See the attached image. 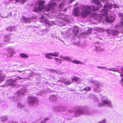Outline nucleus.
I'll list each match as a JSON object with an SVG mask.
<instances>
[{"instance_id": "nucleus-1", "label": "nucleus", "mask_w": 123, "mask_h": 123, "mask_svg": "<svg viewBox=\"0 0 123 123\" xmlns=\"http://www.w3.org/2000/svg\"><path fill=\"white\" fill-rule=\"evenodd\" d=\"M90 6L84 5L82 8V11L81 14L83 17H86L91 13Z\"/></svg>"}, {"instance_id": "nucleus-2", "label": "nucleus", "mask_w": 123, "mask_h": 123, "mask_svg": "<svg viewBox=\"0 0 123 123\" xmlns=\"http://www.w3.org/2000/svg\"><path fill=\"white\" fill-rule=\"evenodd\" d=\"M45 3V1L44 0H39L37 2L38 7H34L33 9V11L34 12H37L43 10L44 8L43 5Z\"/></svg>"}, {"instance_id": "nucleus-3", "label": "nucleus", "mask_w": 123, "mask_h": 123, "mask_svg": "<svg viewBox=\"0 0 123 123\" xmlns=\"http://www.w3.org/2000/svg\"><path fill=\"white\" fill-rule=\"evenodd\" d=\"M57 4L55 2L51 3L50 4H48L47 6L45 7V11L47 12L49 11L50 10L53 8L54 7L56 6Z\"/></svg>"}, {"instance_id": "nucleus-4", "label": "nucleus", "mask_w": 123, "mask_h": 123, "mask_svg": "<svg viewBox=\"0 0 123 123\" xmlns=\"http://www.w3.org/2000/svg\"><path fill=\"white\" fill-rule=\"evenodd\" d=\"M28 103L29 104H33L38 101L37 98L34 97H29L28 98Z\"/></svg>"}, {"instance_id": "nucleus-5", "label": "nucleus", "mask_w": 123, "mask_h": 123, "mask_svg": "<svg viewBox=\"0 0 123 123\" xmlns=\"http://www.w3.org/2000/svg\"><path fill=\"white\" fill-rule=\"evenodd\" d=\"M105 104L111 105V103L110 101L108 100H104L103 101L102 103H100L99 105L100 106H103Z\"/></svg>"}, {"instance_id": "nucleus-6", "label": "nucleus", "mask_w": 123, "mask_h": 123, "mask_svg": "<svg viewBox=\"0 0 123 123\" xmlns=\"http://www.w3.org/2000/svg\"><path fill=\"white\" fill-rule=\"evenodd\" d=\"M57 56V55H53V54H52L51 53H48V54H45V57L49 59H51L53 58V57L50 56Z\"/></svg>"}, {"instance_id": "nucleus-7", "label": "nucleus", "mask_w": 123, "mask_h": 123, "mask_svg": "<svg viewBox=\"0 0 123 123\" xmlns=\"http://www.w3.org/2000/svg\"><path fill=\"white\" fill-rule=\"evenodd\" d=\"M91 10H92L93 11H97L100 8H98L94 6H90Z\"/></svg>"}, {"instance_id": "nucleus-8", "label": "nucleus", "mask_w": 123, "mask_h": 123, "mask_svg": "<svg viewBox=\"0 0 123 123\" xmlns=\"http://www.w3.org/2000/svg\"><path fill=\"white\" fill-rule=\"evenodd\" d=\"M78 7H75L73 11V13L76 16L78 15L79 12L78 11Z\"/></svg>"}, {"instance_id": "nucleus-9", "label": "nucleus", "mask_w": 123, "mask_h": 123, "mask_svg": "<svg viewBox=\"0 0 123 123\" xmlns=\"http://www.w3.org/2000/svg\"><path fill=\"white\" fill-rule=\"evenodd\" d=\"M72 80L75 82L79 81L80 78L77 76H74L71 78Z\"/></svg>"}, {"instance_id": "nucleus-10", "label": "nucleus", "mask_w": 123, "mask_h": 123, "mask_svg": "<svg viewBox=\"0 0 123 123\" xmlns=\"http://www.w3.org/2000/svg\"><path fill=\"white\" fill-rule=\"evenodd\" d=\"M16 81V80H9L7 81L8 85H12L13 83Z\"/></svg>"}, {"instance_id": "nucleus-11", "label": "nucleus", "mask_w": 123, "mask_h": 123, "mask_svg": "<svg viewBox=\"0 0 123 123\" xmlns=\"http://www.w3.org/2000/svg\"><path fill=\"white\" fill-rule=\"evenodd\" d=\"M20 56L21 57L23 58H27L29 56L28 55L24 53L20 54Z\"/></svg>"}, {"instance_id": "nucleus-12", "label": "nucleus", "mask_w": 123, "mask_h": 123, "mask_svg": "<svg viewBox=\"0 0 123 123\" xmlns=\"http://www.w3.org/2000/svg\"><path fill=\"white\" fill-rule=\"evenodd\" d=\"M105 9H103L101 10V12H102V14L104 16L108 15L107 12Z\"/></svg>"}, {"instance_id": "nucleus-13", "label": "nucleus", "mask_w": 123, "mask_h": 123, "mask_svg": "<svg viewBox=\"0 0 123 123\" xmlns=\"http://www.w3.org/2000/svg\"><path fill=\"white\" fill-rule=\"evenodd\" d=\"M84 112L82 109H79L78 111H76L75 112V114L79 113V115L82 114Z\"/></svg>"}, {"instance_id": "nucleus-14", "label": "nucleus", "mask_w": 123, "mask_h": 123, "mask_svg": "<svg viewBox=\"0 0 123 123\" xmlns=\"http://www.w3.org/2000/svg\"><path fill=\"white\" fill-rule=\"evenodd\" d=\"M72 62L76 64H81L82 63V62H81L77 60H73L72 61Z\"/></svg>"}, {"instance_id": "nucleus-15", "label": "nucleus", "mask_w": 123, "mask_h": 123, "mask_svg": "<svg viewBox=\"0 0 123 123\" xmlns=\"http://www.w3.org/2000/svg\"><path fill=\"white\" fill-rule=\"evenodd\" d=\"M91 89V88L90 87L87 86L83 89V90L86 91H90Z\"/></svg>"}, {"instance_id": "nucleus-16", "label": "nucleus", "mask_w": 123, "mask_h": 123, "mask_svg": "<svg viewBox=\"0 0 123 123\" xmlns=\"http://www.w3.org/2000/svg\"><path fill=\"white\" fill-rule=\"evenodd\" d=\"M72 82H71L70 80H67L64 83L66 85H70Z\"/></svg>"}, {"instance_id": "nucleus-17", "label": "nucleus", "mask_w": 123, "mask_h": 123, "mask_svg": "<svg viewBox=\"0 0 123 123\" xmlns=\"http://www.w3.org/2000/svg\"><path fill=\"white\" fill-rule=\"evenodd\" d=\"M112 5L111 6L105 5L104 6V8L105 9H106V8L111 9L112 7Z\"/></svg>"}, {"instance_id": "nucleus-18", "label": "nucleus", "mask_w": 123, "mask_h": 123, "mask_svg": "<svg viewBox=\"0 0 123 123\" xmlns=\"http://www.w3.org/2000/svg\"><path fill=\"white\" fill-rule=\"evenodd\" d=\"M13 27L12 26L9 27L7 28L6 29L8 31H12L13 30Z\"/></svg>"}, {"instance_id": "nucleus-19", "label": "nucleus", "mask_w": 123, "mask_h": 123, "mask_svg": "<svg viewBox=\"0 0 123 123\" xmlns=\"http://www.w3.org/2000/svg\"><path fill=\"white\" fill-rule=\"evenodd\" d=\"M93 1L97 5H98L100 4V2L98 0H93Z\"/></svg>"}, {"instance_id": "nucleus-20", "label": "nucleus", "mask_w": 123, "mask_h": 123, "mask_svg": "<svg viewBox=\"0 0 123 123\" xmlns=\"http://www.w3.org/2000/svg\"><path fill=\"white\" fill-rule=\"evenodd\" d=\"M74 33L75 34V35L76 36H77V33L79 32V30H74Z\"/></svg>"}, {"instance_id": "nucleus-21", "label": "nucleus", "mask_w": 123, "mask_h": 123, "mask_svg": "<svg viewBox=\"0 0 123 123\" xmlns=\"http://www.w3.org/2000/svg\"><path fill=\"white\" fill-rule=\"evenodd\" d=\"M63 59L65 60H66L69 61H71V60L68 57H64L63 58Z\"/></svg>"}, {"instance_id": "nucleus-22", "label": "nucleus", "mask_w": 123, "mask_h": 123, "mask_svg": "<svg viewBox=\"0 0 123 123\" xmlns=\"http://www.w3.org/2000/svg\"><path fill=\"white\" fill-rule=\"evenodd\" d=\"M4 76H2V75L0 73V80H3L4 79Z\"/></svg>"}, {"instance_id": "nucleus-23", "label": "nucleus", "mask_w": 123, "mask_h": 123, "mask_svg": "<svg viewBox=\"0 0 123 123\" xmlns=\"http://www.w3.org/2000/svg\"><path fill=\"white\" fill-rule=\"evenodd\" d=\"M17 79H15V80H16V81L17 80H18V79L20 80V79H23V78L20 77L19 76L17 77Z\"/></svg>"}, {"instance_id": "nucleus-24", "label": "nucleus", "mask_w": 123, "mask_h": 123, "mask_svg": "<svg viewBox=\"0 0 123 123\" xmlns=\"http://www.w3.org/2000/svg\"><path fill=\"white\" fill-rule=\"evenodd\" d=\"M112 6H113V7L114 8H118V6L116 4H114L113 5H112Z\"/></svg>"}, {"instance_id": "nucleus-25", "label": "nucleus", "mask_w": 123, "mask_h": 123, "mask_svg": "<svg viewBox=\"0 0 123 123\" xmlns=\"http://www.w3.org/2000/svg\"><path fill=\"white\" fill-rule=\"evenodd\" d=\"M63 6V5L61 3L59 5V8H61Z\"/></svg>"}, {"instance_id": "nucleus-26", "label": "nucleus", "mask_w": 123, "mask_h": 123, "mask_svg": "<svg viewBox=\"0 0 123 123\" xmlns=\"http://www.w3.org/2000/svg\"><path fill=\"white\" fill-rule=\"evenodd\" d=\"M30 19L29 18H24L23 19H24L26 21H27V20L29 19Z\"/></svg>"}, {"instance_id": "nucleus-27", "label": "nucleus", "mask_w": 123, "mask_h": 123, "mask_svg": "<svg viewBox=\"0 0 123 123\" xmlns=\"http://www.w3.org/2000/svg\"><path fill=\"white\" fill-rule=\"evenodd\" d=\"M54 58L55 59L57 60H59V62H60V63H61V62H62V60H61L59 59H58V58Z\"/></svg>"}, {"instance_id": "nucleus-28", "label": "nucleus", "mask_w": 123, "mask_h": 123, "mask_svg": "<svg viewBox=\"0 0 123 123\" xmlns=\"http://www.w3.org/2000/svg\"><path fill=\"white\" fill-rule=\"evenodd\" d=\"M105 19L106 21L107 22H108L109 21V20L108 19V18H106Z\"/></svg>"}, {"instance_id": "nucleus-29", "label": "nucleus", "mask_w": 123, "mask_h": 123, "mask_svg": "<svg viewBox=\"0 0 123 123\" xmlns=\"http://www.w3.org/2000/svg\"><path fill=\"white\" fill-rule=\"evenodd\" d=\"M100 123H105V120H103L100 122Z\"/></svg>"}, {"instance_id": "nucleus-30", "label": "nucleus", "mask_w": 123, "mask_h": 123, "mask_svg": "<svg viewBox=\"0 0 123 123\" xmlns=\"http://www.w3.org/2000/svg\"><path fill=\"white\" fill-rule=\"evenodd\" d=\"M59 53H57V52H55L54 53V54H53V55H57V56H58V55L59 54Z\"/></svg>"}, {"instance_id": "nucleus-31", "label": "nucleus", "mask_w": 123, "mask_h": 123, "mask_svg": "<svg viewBox=\"0 0 123 123\" xmlns=\"http://www.w3.org/2000/svg\"><path fill=\"white\" fill-rule=\"evenodd\" d=\"M120 76L121 78H122V77H123V73L121 74L120 75Z\"/></svg>"}, {"instance_id": "nucleus-32", "label": "nucleus", "mask_w": 123, "mask_h": 123, "mask_svg": "<svg viewBox=\"0 0 123 123\" xmlns=\"http://www.w3.org/2000/svg\"><path fill=\"white\" fill-rule=\"evenodd\" d=\"M121 70L122 71V72H123V67H122L121 68Z\"/></svg>"}, {"instance_id": "nucleus-33", "label": "nucleus", "mask_w": 123, "mask_h": 123, "mask_svg": "<svg viewBox=\"0 0 123 123\" xmlns=\"http://www.w3.org/2000/svg\"><path fill=\"white\" fill-rule=\"evenodd\" d=\"M48 118L45 119L44 120V121L45 122H46L47 120H48Z\"/></svg>"}, {"instance_id": "nucleus-34", "label": "nucleus", "mask_w": 123, "mask_h": 123, "mask_svg": "<svg viewBox=\"0 0 123 123\" xmlns=\"http://www.w3.org/2000/svg\"><path fill=\"white\" fill-rule=\"evenodd\" d=\"M120 23L121 25L123 26V21L120 22Z\"/></svg>"}, {"instance_id": "nucleus-35", "label": "nucleus", "mask_w": 123, "mask_h": 123, "mask_svg": "<svg viewBox=\"0 0 123 123\" xmlns=\"http://www.w3.org/2000/svg\"><path fill=\"white\" fill-rule=\"evenodd\" d=\"M18 72H22V71H20V70H17V71Z\"/></svg>"}, {"instance_id": "nucleus-36", "label": "nucleus", "mask_w": 123, "mask_h": 123, "mask_svg": "<svg viewBox=\"0 0 123 123\" xmlns=\"http://www.w3.org/2000/svg\"><path fill=\"white\" fill-rule=\"evenodd\" d=\"M67 8L65 9H64V11L65 12H66V11L67 10Z\"/></svg>"}, {"instance_id": "nucleus-37", "label": "nucleus", "mask_w": 123, "mask_h": 123, "mask_svg": "<svg viewBox=\"0 0 123 123\" xmlns=\"http://www.w3.org/2000/svg\"><path fill=\"white\" fill-rule=\"evenodd\" d=\"M98 67V68H102V67Z\"/></svg>"}, {"instance_id": "nucleus-38", "label": "nucleus", "mask_w": 123, "mask_h": 123, "mask_svg": "<svg viewBox=\"0 0 123 123\" xmlns=\"http://www.w3.org/2000/svg\"><path fill=\"white\" fill-rule=\"evenodd\" d=\"M102 5L101 4L100 7H101Z\"/></svg>"}]
</instances>
